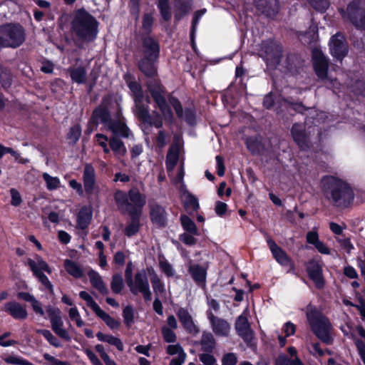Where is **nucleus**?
<instances>
[{"label":"nucleus","instance_id":"35","mask_svg":"<svg viewBox=\"0 0 365 365\" xmlns=\"http://www.w3.org/2000/svg\"><path fill=\"white\" fill-rule=\"evenodd\" d=\"M96 337L100 341L106 342L110 345L114 346L120 351H122L124 349L122 341L113 335L103 334L102 332H98Z\"/></svg>","mask_w":365,"mask_h":365},{"label":"nucleus","instance_id":"20","mask_svg":"<svg viewBox=\"0 0 365 365\" xmlns=\"http://www.w3.org/2000/svg\"><path fill=\"white\" fill-rule=\"evenodd\" d=\"M27 264L29 266L34 275L41 274L43 272L48 274L52 273L51 268L39 255L34 256L33 259L29 258L27 259Z\"/></svg>","mask_w":365,"mask_h":365},{"label":"nucleus","instance_id":"49","mask_svg":"<svg viewBox=\"0 0 365 365\" xmlns=\"http://www.w3.org/2000/svg\"><path fill=\"white\" fill-rule=\"evenodd\" d=\"M275 365H302L297 357L289 359L288 356L281 355L275 361Z\"/></svg>","mask_w":365,"mask_h":365},{"label":"nucleus","instance_id":"29","mask_svg":"<svg viewBox=\"0 0 365 365\" xmlns=\"http://www.w3.org/2000/svg\"><path fill=\"white\" fill-rule=\"evenodd\" d=\"M296 332V326L290 322H286L282 327L281 332L276 331L275 335L280 346L283 347L287 343V337L292 336Z\"/></svg>","mask_w":365,"mask_h":365},{"label":"nucleus","instance_id":"13","mask_svg":"<svg viewBox=\"0 0 365 365\" xmlns=\"http://www.w3.org/2000/svg\"><path fill=\"white\" fill-rule=\"evenodd\" d=\"M261 56L269 66H277L282 56L281 48L272 42L264 43L261 50Z\"/></svg>","mask_w":365,"mask_h":365},{"label":"nucleus","instance_id":"31","mask_svg":"<svg viewBox=\"0 0 365 365\" xmlns=\"http://www.w3.org/2000/svg\"><path fill=\"white\" fill-rule=\"evenodd\" d=\"M157 60L143 57L139 62L140 70L147 76L153 77L157 73V68L155 63Z\"/></svg>","mask_w":365,"mask_h":365},{"label":"nucleus","instance_id":"41","mask_svg":"<svg viewBox=\"0 0 365 365\" xmlns=\"http://www.w3.org/2000/svg\"><path fill=\"white\" fill-rule=\"evenodd\" d=\"M95 314L99 318H101L111 329H115L118 328L120 324L119 322L109 314L106 313L101 308H100Z\"/></svg>","mask_w":365,"mask_h":365},{"label":"nucleus","instance_id":"25","mask_svg":"<svg viewBox=\"0 0 365 365\" xmlns=\"http://www.w3.org/2000/svg\"><path fill=\"white\" fill-rule=\"evenodd\" d=\"M93 216V210L91 206L82 207L76 219V227L81 230L86 229L90 225Z\"/></svg>","mask_w":365,"mask_h":365},{"label":"nucleus","instance_id":"6","mask_svg":"<svg viewBox=\"0 0 365 365\" xmlns=\"http://www.w3.org/2000/svg\"><path fill=\"white\" fill-rule=\"evenodd\" d=\"M94 115L104 124V127L107 130L112 131L113 134L125 137L128 135V129L125 124L120 119L117 120H110L106 110L103 108L96 109Z\"/></svg>","mask_w":365,"mask_h":365},{"label":"nucleus","instance_id":"42","mask_svg":"<svg viewBox=\"0 0 365 365\" xmlns=\"http://www.w3.org/2000/svg\"><path fill=\"white\" fill-rule=\"evenodd\" d=\"M180 221L183 229L187 232L197 235L198 231L195 222L187 216L182 215L180 217Z\"/></svg>","mask_w":365,"mask_h":365},{"label":"nucleus","instance_id":"55","mask_svg":"<svg viewBox=\"0 0 365 365\" xmlns=\"http://www.w3.org/2000/svg\"><path fill=\"white\" fill-rule=\"evenodd\" d=\"M38 280L41 283L42 286H43V289L48 290L50 293H53V285L49 281L48 278L43 274L34 275Z\"/></svg>","mask_w":365,"mask_h":365},{"label":"nucleus","instance_id":"3","mask_svg":"<svg viewBox=\"0 0 365 365\" xmlns=\"http://www.w3.org/2000/svg\"><path fill=\"white\" fill-rule=\"evenodd\" d=\"M306 314L309 325L315 334L323 341L329 343L331 325L329 319L312 305L307 307Z\"/></svg>","mask_w":365,"mask_h":365},{"label":"nucleus","instance_id":"36","mask_svg":"<svg viewBox=\"0 0 365 365\" xmlns=\"http://www.w3.org/2000/svg\"><path fill=\"white\" fill-rule=\"evenodd\" d=\"M109 145L117 158L120 159L126 154V148L120 139L115 137L110 138Z\"/></svg>","mask_w":365,"mask_h":365},{"label":"nucleus","instance_id":"48","mask_svg":"<svg viewBox=\"0 0 365 365\" xmlns=\"http://www.w3.org/2000/svg\"><path fill=\"white\" fill-rule=\"evenodd\" d=\"M158 6L163 19L166 21H169L171 18V12L168 4V0H159Z\"/></svg>","mask_w":365,"mask_h":365},{"label":"nucleus","instance_id":"33","mask_svg":"<svg viewBox=\"0 0 365 365\" xmlns=\"http://www.w3.org/2000/svg\"><path fill=\"white\" fill-rule=\"evenodd\" d=\"M188 272L195 282L199 284L205 283L207 275L206 268L198 264H192L190 266Z\"/></svg>","mask_w":365,"mask_h":365},{"label":"nucleus","instance_id":"34","mask_svg":"<svg viewBox=\"0 0 365 365\" xmlns=\"http://www.w3.org/2000/svg\"><path fill=\"white\" fill-rule=\"evenodd\" d=\"M63 267L67 273L74 278L78 279L83 275V271L81 266L73 260L65 259Z\"/></svg>","mask_w":365,"mask_h":365},{"label":"nucleus","instance_id":"63","mask_svg":"<svg viewBox=\"0 0 365 365\" xmlns=\"http://www.w3.org/2000/svg\"><path fill=\"white\" fill-rule=\"evenodd\" d=\"M222 365H235L237 364V356L233 353L225 354L222 360Z\"/></svg>","mask_w":365,"mask_h":365},{"label":"nucleus","instance_id":"11","mask_svg":"<svg viewBox=\"0 0 365 365\" xmlns=\"http://www.w3.org/2000/svg\"><path fill=\"white\" fill-rule=\"evenodd\" d=\"M361 1L355 0L351 2L343 14L344 19H349L359 29H365V12L360 9Z\"/></svg>","mask_w":365,"mask_h":365},{"label":"nucleus","instance_id":"59","mask_svg":"<svg viewBox=\"0 0 365 365\" xmlns=\"http://www.w3.org/2000/svg\"><path fill=\"white\" fill-rule=\"evenodd\" d=\"M227 205L222 201H217L215 205V212L219 217H223L227 211Z\"/></svg>","mask_w":365,"mask_h":365},{"label":"nucleus","instance_id":"28","mask_svg":"<svg viewBox=\"0 0 365 365\" xmlns=\"http://www.w3.org/2000/svg\"><path fill=\"white\" fill-rule=\"evenodd\" d=\"M148 273L151 276L150 282L153 292L156 297H162L165 294V284L159 278L155 270L152 267H148Z\"/></svg>","mask_w":365,"mask_h":365},{"label":"nucleus","instance_id":"39","mask_svg":"<svg viewBox=\"0 0 365 365\" xmlns=\"http://www.w3.org/2000/svg\"><path fill=\"white\" fill-rule=\"evenodd\" d=\"M140 215H130L132 220L131 222L128 224V225L125 227L124 233L125 235L130 237L135 235L140 229Z\"/></svg>","mask_w":365,"mask_h":365},{"label":"nucleus","instance_id":"4","mask_svg":"<svg viewBox=\"0 0 365 365\" xmlns=\"http://www.w3.org/2000/svg\"><path fill=\"white\" fill-rule=\"evenodd\" d=\"M24 40V31L19 25H5L0 29V44L3 46L16 48Z\"/></svg>","mask_w":365,"mask_h":365},{"label":"nucleus","instance_id":"44","mask_svg":"<svg viewBox=\"0 0 365 365\" xmlns=\"http://www.w3.org/2000/svg\"><path fill=\"white\" fill-rule=\"evenodd\" d=\"M42 177L46 182V188L48 190H56L61 187V181L58 178L52 177L46 173H43Z\"/></svg>","mask_w":365,"mask_h":365},{"label":"nucleus","instance_id":"30","mask_svg":"<svg viewBox=\"0 0 365 365\" xmlns=\"http://www.w3.org/2000/svg\"><path fill=\"white\" fill-rule=\"evenodd\" d=\"M17 297L20 299L25 301V302H30L34 312L36 314H38L41 317H44L45 312L42 307V304L39 301H38L34 297V296H33L32 294H31L28 292H21L18 293Z\"/></svg>","mask_w":365,"mask_h":365},{"label":"nucleus","instance_id":"52","mask_svg":"<svg viewBox=\"0 0 365 365\" xmlns=\"http://www.w3.org/2000/svg\"><path fill=\"white\" fill-rule=\"evenodd\" d=\"M124 322L128 327H130L134 320V309L131 306H127L123 311Z\"/></svg>","mask_w":365,"mask_h":365},{"label":"nucleus","instance_id":"62","mask_svg":"<svg viewBox=\"0 0 365 365\" xmlns=\"http://www.w3.org/2000/svg\"><path fill=\"white\" fill-rule=\"evenodd\" d=\"M160 269L168 277H173L175 274V271L170 263L166 261H162L160 262Z\"/></svg>","mask_w":365,"mask_h":365},{"label":"nucleus","instance_id":"47","mask_svg":"<svg viewBox=\"0 0 365 365\" xmlns=\"http://www.w3.org/2000/svg\"><path fill=\"white\" fill-rule=\"evenodd\" d=\"M178 160V153L176 150H170L166 158V168L168 171L173 170Z\"/></svg>","mask_w":365,"mask_h":365},{"label":"nucleus","instance_id":"45","mask_svg":"<svg viewBox=\"0 0 365 365\" xmlns=\"http://www.w3.org/2000/svg\"><path fill=\"white\" fill-rule=\"evenodd\" d=\"M184 202L185 205L187 209L195 211L199 208L197 199L189 192L184 194Z\"/></svg>","mask_w":365,"mask_h":365},{"label":"nucleus","instance_id":"5","mask_svg":"<svg viewBox=\"0 0 365 365\" xmlns=\"http://www.w3.org/2000/svg\"><path fill=\"white\" fill-rule=\"evenodd\" d=\"M126 283L134 295L141 294L145 301L151 300L152 294L146 272L144 269L137 272L134 277L126 281Z\"/></svg>","mask_w":365,"mask_h":365},{"label":"nucleus","instance_id":"7","mask_svg":"<svg viewBox=\"0 0 365 365\" xmlns=\"http://www.w3.org/2000/svg\"><path fill=\"white\" fill-rule=\"evenodd\" d=\"M148 88L163 116L171 118L172 112L165 100V88L158 81L150 83Z\"/></svg>","mask_w":365,"mask_h":365},{"label":"nucleus","instance_id":"15","mask_svg":"<svg viewBox=\"0 0 365 365\" xmlns=\"http://www.w3.org/2000/svg\"><path fill=\"white\" fill-rule=\"evenodd\" d=\"M212 331L217 336H228L231 330L230 324L225 319L215 317L211 311H207Z\"/></svg>","mask_w":365,"mask_h":365},{"label":"nucleus","instance_id":"18","mask_svg":"<svg viewBox=\"0 0 365 365\" xmlns=\"http://www.w3.org/2000/svg\"><path fill=\"white\" fill-rule=\"evenodd\" d=\"M312 61L317 76L324 80L327 78L328 61L322 52L315 48L312 51Z\"/></svg>","mask_w":365,"mask_h":365},{"label":"nucleus","instance_id":"51","mask_svg":"<svg viewBox=\"0 0 365 365\" xmlns=\"http://www.w3.org/2000/svg\"><path fill=\"white\" fill-rule=\"evenodd\" d=\"M36 332L42 334L45 339L53 346L60 347L61 343L58 340L56 337H55L53 334L47 329H37Z\"/></svg>","mask_w":365,"mask_h":365},{"label":"nucleus","instance_id":"32","mask_svg":"<svg viewBox=\"0 0 365 365\" xmlns=\"http://www.w3.org/2000/svg\"><path fill=\"white\" fill-rule=\"evenodd\" d=\"M91 285L96 289L101 294H107L108 289L106 287L101 275L96 271L91 269L88 272Z\"/></svg>","mask_w":365,"mask_h":365},{"label":"nucleus","instance_id":"12","mask_svg":"<svg viewBox=\"0 0 365 365\" xmlns=\"http://www.w3.org/2000/svg\"><path fill=\"white\" fill-rule=\"evenodd\" d=\"M83 182L84 191L88 197L94 194H98V187L96 181V170L91 164H86L84 166Z\"/></svg>","mask_w":365,"mask_h":365},{"label":"nucleus","instance_id":"58","mask_svg":"<svg viewBox=\"0 0 365 365\" xmlns=\"http://www.w3.org/2000/svg\"><path fill=\"white\" fill-rule=\"evenodd\" d=\"M166 351L167 354L171 356L177 355V356H180V355L186 354L182 346L178 344L168 345L166 348Z\"/></svg>","mask_w":365,"mask_h":365},{"label":"nucleus","instance_id":"23","mask_svg":"<svg viewBox=\"0 0 365 365\" xmlns=\"http://www.w3.org/2000/svg\"><path fill=\"white\" fill-rule=\"evenodd\" d=\"M307 272L316 286L318 288L322 287L324 279L322 277V268L320 264L314 260L310 261L307 267Z\"/></svg>","mask_w":365,"mask_h":365},{"label":"nucleus","instance_id":"38","mask_svg":"<svg viewBox=\"0 0 365 365\" xmlns=\"http://www.w3.org/2000/svg\"><path fill=\"white\" fill-rule=\"evenodd\" d=\"M292 135L294 140L302 148H304L306 145V138L304 133L302 125L295 124L292 128Z\"/></svg>","mask_w":365,"mask_h":365},{"label":"nucleus","instance_id":"57","mask_svg":"<svg viewBox=\"0 0 365 365\" xmlns=\"http://www.w3.org/2000/svg\"><path fill=\"white\" fill-rule=\"evenodd\" d=\"M308 1L316 10L320 11H324L329 6L327 0H308Z\"/></svg>","mask_w":365,"mask_h":365},{"label":"nucleus","instance_id":"14","mask_svg":"<svg viewBox=\"0 0 365 365\" xmlns=\"http://www.w3.org/2000/svg\"><path fill=\"white\" fill-rule=\"evenodd\" d=\"M329 48L334 58L342 60L348 53V46L344 36L341 34L333 36L329 42Z\"/></svg>","mask_w":365,"mask_h":365},{"label":"nucleus","instance_id":"50","mask_svg":"<svg viewBox=\"0 0 365 365\" xmlns=\"http://www.w3.org/2000/svg\"><path fill=\"white\" fill-rule=\"evenodd\" d=\"M68 312L70 319L76 322L78 327H82L84 325V322L83 321L76 307H72L68 309Z\"/></svg>","mask_w":365,"mask_h":365},{"label":"nucleus","instance_id":"27","mask_svg":"<svg viewBox=\"0 0 365 365\" xmlns=\"http://www.w3.org/2000/svg\"><path fill=\"white\" fill-rule=\"evenodd\" d=\"M307 242L315 247L319 252L323 255H329L330 250L326 245L319 240L317 231L312 230L308 232L306 236Z\"/></svg>","mask_w":365,"mask_h":365},{"label":"nucleus","instance_id":"16","mask_svg":"<svg viewBox=\"0 0 365 365\" xmlns=\"http://www.w3.org/2000/svg\"><path fill=\"white\" fill-rule=\"evenodd\" d=\"M128 199L130 208L128 214L130 215H140L142 209L145 205V197L142 195L137 189H131L128 192Z\"/></svg>","mask_w":365,"mask_h":365},{"label":"nucleus","instance_id":"53","mask_svg":"<svg viewBox=\"0 0 365 365\" xmlns=\"http://www.w3.org/2000/svg\"><path fill=\"white\" fill-rule=\"evenodd\" d=\"M110 287L112 291L114 293H120L123 287V281L122 277L119 274L114 275L112 279Z\"/></svg>","mask_w":365,"mask_h":365},{"label":"nucleus","instance_id":"46","mask_svg":"<svg viewBox=\"0 0 365 365\" xmlns=\"http://www.w3.org/2000/svg\"><path fill=\"white\" fill-rule=\"evenodd\" d=\"M79 296L95 313L101 308L88 292L81 291L79 293Z\"/></svg>","mask_w":365,"mask_h":365},{"label":"nucleus","instance_id":"40","mask_svg":"<svg viewBox=\"0 0 365 365\" xmlns=\"http://www.w3.org/2000/svg\"><path fill=\"white\" fill-rule=\"evenodd\" d=\"M202 349L206 351H212L215 346V340L210 332H204L200 341Z\"/></svg>","mask_w":365,"mask_h":365},{"label":"nucleus","instance_id":"2","mask_svg":"<svg viewBox=\"0 0 365 365\" xmlns=\"http://www.w3.org/2000/svg\"><path fill=\"white\" fill-rule=\"evenodd\" d=\"M72 29L82 40L91 41L96 38L98 23L94 17L84 10H78L73 18Z\"/></svg>","mask_w":365,"mask_h":365},{"label":"nucleus","instance_id":"9","mask_svg":"<svg viewBox=\"0 0 365 365\" xmlns=\"http://www.w3.org/2000/svg\"><path fill=\"white\" fill-rule=\"evenodd\" d=\"M46 312L50 319L53 331L61 338L69 340V334L63 328V322L61 316L60 309L48 305L46 307Z\"/></svg>","mask_w":365,"mask_h":365},{"label":"nucleus","instance_id":"17","mask_svg":"<svg viewBox=\"0 0 365 365\" xmlns=\"http://www.w3.org/2000/svg\"><path fill=\"white\" fill-rule=\"evenodd\" d=\"M268 247L276 261L284 267H289L294 270V264L287 254L270 237L267 239Z\"/></svg>","mask_w":365,"mask_h":365},{"label":"nucleus","instance_id":"37","mask_svg":"<svg viewBox=\"0 0 365 365\" xmlns=\"http://www.w3.org/2000/svg\"><path fill=\"white\" fill-rule=\"evenodd\" d=\"M114 198L118 208L128 213L130 208L128 194L127 195L121 190H118L114 194Z\"/></svg>","mask_w":365,"mask_h":365},{"label":"nucleus","instance_id":"10","mask_svg":"<svg viewBox=\"0 0 365 365\" xmlns=\"http://www.w3.org/2000/svg\"><path fill=\"white\" fill-rule=\"evenodd\" d=\"M248 315L249 312L247 309H245L242 314L237 317L235 322V330L244 341L251 346L254 339V332L248 322Z\"/></svg>","mask_w":365,"mask_h":365},{"label":"nucleus","instance_id":"19","mask_svg":"<svg viewBox=\"0 0 365 365\" xmlns=\"http://www.w3.org/2000/svg\"><path fill=\"white\" fill-rule=\"evenodd\" d=\"M4 310L15 319L24 320L28 317L26 307L15 301L6 303L4 306Z\"/></svg>","mask_w":365,"mask_h":365},{"label":"nucleus","instance_id":"26","mask_svg":"<svg viewBox=\"0 0 365 365\" xmlns=\"http://www.w3.org/2000/svg\"><path fill=\"white\" fill-rule=\"evenodd\" d=\"M259 11L268 16H274L278 9L277 0H254Z\"/></svg>","mask_w":365,"mask_h":365},{"label":"nucleus","instance_id":"61","mask_svg":"<svg viewBox=\"0 0 365 365\" xmlns=\"http://www.w3.org/2000/svg\"><path fill=\"white\" fill-rule=\"evenodd\" d=\"M168 101L173 107V108L175 109L177 115L179 117H181L182 115V107L181 106L180 102L177 98L173 96H169Z\"/></svg>","mask_w":365,"mask_h":365},{"label":"nucleus","instance_id":"24","mask_svg":"<svg viewBox=\"0 0 365 365\" xmlns=\"http://www.w3.org/2000/svg\"><path fill=\"white\" fill-rule=\"evenodd\" d=\"M143 57L158 60L160 48L158 42L150 37H147L143 41Z\"/></svg>","mask_w":365,"mask_h":365},{"label":"nucleus","instance_id":"43","mask_svg":"<svg viewBox=\"0 0 365 365\" xmlns=\"http://www.w3.org/2000/svg\"><path fill=\"white\" fill-rule=\"evenodd\" d=\"M70 75L73 81L77 83H83L86 81V71L84 68L78 67L70 69Z\"/></svg>","mask_w":365,"mask_h":365},{"label":"nucleus","instance_id":"21","mask_svg":"<svg viewBox=\"0 0 365 365\" xmlns=\"http://www.w3.org/2000/svg\"><path fill=\"white\" fill-rule=\"evenodd\" d=\"M150 216L153 224L158 227L165 226L166 223V212L162 206L156 203L150 204Z\"/></svg>","mask_w":365,"mask_h":365},{"label":"nucleus","instance_id":"54","mask_svg":"<svg viewBox=\"0 0 365 365\" xmlns=\"http://www.w3.org/2000/svg\"><path fill=\"white\" fill-rule=\"evenodd\" d=\"M5 361L7 364H14V365H33L29 361L23 359L22 357L17 356H9L5 359Z\"/></svg>","mask_w":365,"mask_h":365},{"label":"nucleus","instance_id":"56","mask_svg":"<svg viewBox=\"0 0 365 365\" xmlns=\"http://www.w3.org/2000/svg\"><path fill=\"white\" fill-rule=\"evenodd\" d=\"M162 334L164 340L168 343H173L177 339L175 332L168 327H164L162 328Z\"/></svg>","mask_w":365,"mask_h":365},{"label":"nucleus","instance_id":"1","mask_svg":"<svg viewBox=\"0 0 365 365\" xmlns=\"http://www.w3.org/2000/svg\"><path fill=\"white\" fill-rule=\"evenodd\" d=\"M322 184L326 197L335 206L344 208L353 202L354 192L344 181L333 176H326L322 178Z\"/></svg>","mask_w":365,"mask_h":365},{"label":"nucleus","instance_id":"64","mask_svg":"<svg viewBox=\"0 0 365 365\" xmlns=\"http://www.w3.org/2000/svg\"><path fill=\"white\" fill-rule=\"evenodd\" d=\"M200 359L205 365H217L215 359L211 354H202L200 355Z\"/></svg>","mask_w":365,"mask_h":365},{"label":"nucleus","instance_id":"60","mask_svg":"<svg viewBox=\"0 0 365 365\" xmlns=\"http://www.w3.org/2000/svg\"><path fill=\"white\" fill-rule=\"evenodd\" d=\"M194 235L189 233H183L180 235V240L184 244L192 246L196 244L197 239L194 237Z\"/></svg>","mask_w":365,"mask_h":365},{"label":"nucleus","instance_id":"22","mask_svg":"<svg viewBox=\"0 0 365 365\" xmlns=\"http://www.w3.org/2000/svg\"><path fill=\"white\" fill-rule=\"evenodd\" d=\"M177 316L182 324L183 327L190 334H195L199 332V329L195 324L191 315L189 314L187 310L183 308L178 309Z\"/></svg>","mask_w":365,"mask_h":365},{"label":"nucleus","instance_id":"8","mask_svg":"<svg viewBox=\"0 0 365 365\" xmlns=\"http://www.w3.org/2000/svg\"><path fill=\"white\" fill-rule=\"evenodd\" d=\"M128 86L133 93L137 114L141 118H146L148 115V106L143 105L144 96L140 84L131 80L128 76H125Z\"/></svg>","mask_w":365,"mask_h":365}]
</instances>
